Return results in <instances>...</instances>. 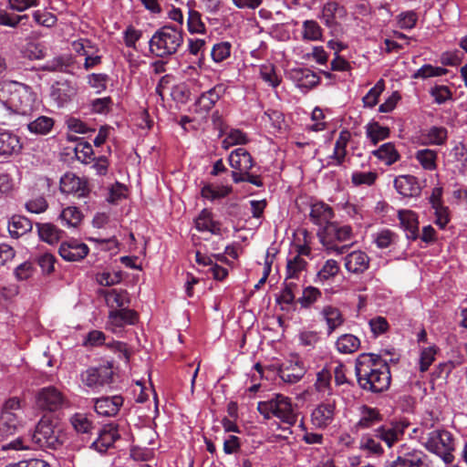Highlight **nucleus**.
I'll return each mask as SVG.
<instances>
[{
	"mask_svg": "<svg viewBox=\"0 0 467 467\" xmlns=\"http://www.w3.org/2000/svg\"><path fill=\"white\" fill-rule=\"evenodd\" d=\"M355 373L358 384L363 390L381 393L390 385L389 367L379 355L360 354L356 359Z\"/></svg>",
	"mask_w": 467,
	"mask_h": 467,
	"instance_id": "obj_1",
	"label": "nucleus"
},
{
	"mask_svg": "<svg viewBox=\"0 0 467 467\" xmlns=\"http://www.w3.org/2000/svg\"><path fill=\"white\" fill-rule=\"evenodd\" d=\"M64 443L63 433L51 418L42 417L26 439L17 438L3 445L5 450H57Z\"/></svg>",
	"mask_w": 467,
	"mask_h": 467,
	"instance_id": "obj_2",
	"label": "nucleus"
},
{
	"mask_svg": "<svg viewBox=\"0 0 467 467\" xmlns=\"http://www.w3.org/2000/svg\"><path fill=\"white\" fill-rule=\"evenodd\" d=\"M0 102L17 114L26 115L34 109L36 94L28 85L5 80L0 83Z\"/></svg>",
	"mask_w": 467,
	"mask_h": 467,
	"instance_id": "obj_3",
	"label": "nucleus"
},
{
	"mask_svg": "<svg viewBox=\"0 0 467 467\" xmlns=\"http://www.w3.org/2000/svg\"><path fill=\"white\" fill-rule=\"evenodd\" d=\"M182 43V31L175 26L165 25L152 35L149 46L152 54L165 58L175 54Z\"/></svg>",
	"mask_w": 467,
	"mask_h": 467,
	"instance_id": "obj_4",
	"label": "nucleus"
},
{
	"mask_svg": "<svg viewBox=\"0 0 467 467\" xmlns=\"http://www.w3.org/2000/svg\"><path fill=\"white\" fill-rule=\"evenodd\" d=\"M257 410L265 419L276 417L284 423L295 425L297 419V413L291 403V400L279 393L273 394L267 400L257 403Z\"/></svg>",
	"mask_w": 467,
	"mask_h": 467,
	"instance_id": "obj_5",
	"label": "nucleus"
},
{
	"mask_svg": "<svg viewBox=\"0 0 467 467\" xmlns=\"http://www.w3.org/2000/svg\"><path fill=\"white\" fill-rule=\"evenodd\" d=\"M421 442L427 451L441 457L445 463L453 462L455 443L450 431L444 429L431 430L422 435Z\"/></svg>",
	"mask_w": 467,
	"mask_h": 467,
	"instance_id": "obj_6",
	"label": "nucleus"
},
{
	"mask_svg": "<svg viewBox=\"0 0 467 467\" xmlns=\"http://www.w3.org/2000/svg\"><path fill=\"white\" fill-rule=\"evenodd\" d=\"M317 235L327 250L336 251L337 254H344L347 246H337L335 242L349 241L352 237V228L350 225H339L337 223L332 222L330 224L323 227Z\"/></svg>",
	"mask_w": 467,
	"mask_h": 467,
	"instance_id": "obj_7",
	"label": "nucleus"
},
{
	"mask_svg": "<svg viewBox=\"0 0 467 467\" xmlns=\"http://www.w3.org/2000/svg\"><path fill=\"white\" fill-rule=\"evenodd\" d=\"M81 382L94 391H100L109 387L113 380V370L109 363L98 367H90L80 374Z\"/></svg>",
	"mask_w": 467,
	"mask_h": 467,
	"instance_id": "obj_8",
	"label": "nucleus"
},
{
	"mask_svg": "<svg viewBox=\"0 0 467 467\" xmlns=\"http://www.w3.org/2000/svg\"><path fill=\"white\" fill-rule=\"evenodd\" d=\"M409 426L410 422L407 420H391L374 429V435L388 448H392L403 439Z\"/></svg>",
	"mask_w": 467,
	"mask_h": 467,
	"instance_id": "obj_9",
	"label": "nucleus"
},
{
	"mask_svg": "<svg viewBox=\"0 0 467 467\" xmlns=\"http://www.w3.org/2000/svg\"><path fill=\"white\" fill-rule=\"evenodd\" d=\"M235 158V183L247 182L257 187L263 186L261 178L249 172L255 164L250 152L244 148H237Z\"/></svg>",
	"mask_w": 467,
	"mask_h": 467,
	"instance_id": "obj_10",
	"label": "nucleus"
},
{
	"mask_svg": "<svg viewBox=\"0 0 467 467\" xmlns=\"http://www.w3.org/2000/svg\"><path fill=\"white\" fill-rule=\"evenodd\" d=\"M393 461H387L383 467H430L428 456L420 450H406L402 445Z\"/></svg>",
	"mask_w": 467,
	"mask_h": 467,
	"instance_id": "obj_11",
	"label": "nucleus"
},
{
	"mask_svg": "<svg viewBox=\"0 0 467 467\" xmlns=\"http://www.w3.org/2000/svg\"><path fill=\"white\" fill-rule=\"evenodd\" d=\"M65 402V396L54 386L42 388L36 395V405L43 410L57 411Z\"/></svg>",
	"mask_w": 467,
	"mask_h": 467,
	"instance_id": "obj_12",
	"label": "nucleus"
},
{
	"mask_svg": "<svg viewBox=\"0 0 467 467\" xmlns=\"http://www.w3.org/2000/svg\"><path fill=\"white\" fill-rule=\"evenodd\" d=\"M306 368L298 356H292L290 359L279 366L277 375L289 384L298 382L306 374Z\"/></svg>",
	"mask_w": 467,
	"mask_h": 467,
	"instance_id": "obj_13",
	"label": "nucleus"
},
{
	"mask_svg": "<svg viewBox=\"0 0 467 467\" xmlns=\"http://www.w3.org/2000/svg\"><path fill=\"white\" fill-rule=\"evenodd\" d=\"M59 189L63 193L73 194L78 198L85 197L89 192L87 181L73 172H66L60 178Z\"/></svg>",
	"mask_w": 467,
	"mask_h": 467,
	"instance_id": "obj_14",
	"label": "nucleus"
},
{
	"mask_svg": "<svg viewBox=\"0 0 467 467\" xmlns=\"http://www.w3.org/2000/svg\"><path fill=\"white\" fill-rule=\"evenodd\" d=\"M119 438L118 424L110 422L98 431V437L90 443L89 447L99 452H105Z\"/></svg>",
	"mask_w": 467,
	"mask_h": 467,
	"instance_id": "obj_15",
	"label": "nucleus"
},
{
	"mask_svg": "<svg viewBox=\"0 0 467 467\" xmlns=\"http://www.w3.org/2000/svg\"><path fill=\"white\" fill-rule=\"evenodd\" d=\"M20 137L9 130L0 129V157L8 159L21 152Z\"/></svg>",
	"mask_w": 467,
	"mask_h": 467,
	"instance_id": "obj_16",
	"label": "nucleus"
},
{
	"mask_svg": "<svg viewBox=\"0 0 467 467\" xmlns=\"http://www.w3.org/2000/svg\"><path fill=\"white\" fill-rule=\"evenodd\" d=\"M336 411L335 400H327L320 403L311 413V422L317 428L324 430L330 425L334 420Z\"/></svg>",
	"mask_w": 467,
	"mask_h": 467,
	"instance_id": "obj_17",
	"label": "nucleus"
},
{
	"mask_svg": "<svg viewBox=\"0 0 467 467\" xmlns=\"http://www.w3.org/2000/svg\"><path fill=\"white\" fill-rule=\"evenodd\" d=\"M88 246L78 240L63 242L58 250L59 255L67 262L81 261L88 255Z\"/></svg>",
	"mask_w": 467,
	"mask_h": 467,
	"instance_id": "obj_18",
	"label": "nucleus"
},
{
	"mask_svg": "<svg viewBox=\"0 0 467 467\" xmlns=\"http://www.w3.org/2000/svg\"><path fill=\"white\" fill-rule=\"evenodd\" d=\"M108 325L114 328H121L128 325H135L139 320V315L135 310L126 306L121 309H112L109 312Z\"/></svg>",
	"mask_w": 467,
	"mask_h": 467,
	"instance_id": "obj_19",
	"label": "nucleus"
},
{
	"mask_svg": "<svg viewBox=\"0 0 467 467\" xmlns=\"http://www.w3.org/2000/svg\"><path fill=\"white\" fill-rule=\"evenodd\" d=\"M124 399L120 395L101 397L95 400V411L104 417H113L118 414L122 407Z\"/></svg>",
	"mask_w": 467,
	"mask_h": 467,
	"instance_id": "obj_20",
	"label": "nucleus"
},
{
	"mask_svg": "<svg viewBox=\"0 0 467 467\" xmlns=\"http://www.w3.org/2000/svg\"><path fill=\"white\" fill-rule=\"evenodd\" d=\"M396 191L404 197H418L421 193L419 180L413 175H400L394 180Z\"/></svg>",
	"mask_w": 467,
	"mask_h": 467,
	"instance_id": "obj_21",
	"label": "nucleus"
},
{
	"mask_svg": "<svg viewBox=\"0 0 467 467\" xmlns=\"http://www.w3.org/2000/svg\"><path fill=\"white\" fill-rule=\"evenodd\" d=\"M351 140V132L344 129L339 132L334 146L333 153L328 157V166H341L347 156V147Z\"/></svg>",
	"mask_w": 467,
	"mask_h": 467,
	"instance_id": "obj_22",
	"label": "nucleus"
},
{
	"mask_svg": "<svg viewBox=\"0 0 467 467\" xmlns=\"http://www.w3.org/2000/svg\"><path fill=\"white\" fill-rule=\"evenodd\" d=\"M76 95V88L67 80L57 81L51 86L50 97L57 107H63Z\"/></svg>",
	"mask_w": 467,
	"mask_h": 467,
	"instance_id": "obj_23",
	"label": "nucleus"
},
{
	"mask_svg": "<svg viewBox=\"0 0 467 467\" xmlns=\"http://www.w3.org/2000/svg\"><path fill=\"white\" fill-rule=\"evenodd\" d=\"M346 14L343 5L336 1H328L322 8L321 19L327 27L333 28L338 24V19L343 18Z\"/></svg>",
	"mask_w": 467,
	"mask_h": 467,
	"instance_id": "obj_24",
	"label": "nucleus"
},
{
	"mask_svg": "<svg viewBox=\"0 0 467 467\" xmlns=\"http://www.w3.org/2000/svg\"><path fill=\"white\" fill-rule=\"evenodd\" d=\"M309 216L313 223L325 227L332 223L335 213L331 206L323 202H317L311 205Z\"/></svg>",
	"mask_w": 467,
	"mask_h": 467,
	"instance_id": "obj_25",
	"label": "nucleus"
},
{
	"mask_svg": "<svg viewBox=\"0 0 467 467\" xmlns=\"http://www.w3.org/2000/svg\"><path fill=\"white\" fill-rule=\"evenodd\" d=\"M320 316L327 324V334L330 336L345 323V317L339 308L327 305L321 311Z\"/></svg>",
	"mask_w": 467,
	"mask_h": 467,
	"instance_id": "obj_26",
	"label": "nucleus"
},
{
	"mask_svg": "<svg viewBox=\"0 0 467 467\" xmlns=\"http://www.w3.org/2000/svg\"><path fill=\"white\" fill-rule=\"evenodd\" d=\"M368 266L369 257L362 251H354L345 257V267L350 273H364Z\"/></svg>",
	"mask_w": 467,
	"mask_h": 467,
	"instance_id": "obj_27",
	"label": "nucleus"
},
{
	"mask_svg": "<svg viewBox=\"0 0 467 467\" xmlns=\"http://www.w3.org/2000/svg\"><path fill=\"white\" fill-rule=\"evenodd\" d=\"M383 420V415L377 408L363 405L360 408V418L357 423L359 429L373 428Z\"/></svg>",
	"mask_w": 467,
	"mask_h": 467,
	"instance_id": "obj_28",
	"label": "nucleus"
},
{
	"mask_svg": "<svg viewBox=\"0 0 467 467\" xmlns=\"http://www.w3.org/2000/svg\"><path fill=\"white\" fill-rule=\"evenodd\" d=\"M21 421L16 412L2 411L0 416V436L7 438L17 432Z\"/></svg>",
	"mask_w": 467,
	"mask_h": 467,
	"instance_id": "obj_29",
	"label": "nucleus"
},
{
	"mask_svg": "<svg viewBox=\"0 0 467 467\" xmlns=\"http://www.w3.org/2000/svg\"><path fill=\"white\" fill-rule=\"evenodd\" d=\"M400 224L406 232L408 239L415 241L419 238V222L415 213L411 211H400L399 213Z\"/></svg>",
	"mask_w": 467,
	"mask_h": 467,
	"instance_id": "obj_30",
	"label": "nucleus"
},
{
	"mask_svg": "<svg viewBox=\"0 0 467 467\" xmlns=\"http://www.w3.org/2000/svg\"><path fill=\"white\" fill-rule=\"evenodd\" d=\"M91 417L90 414L76 412L70 417L69 422L78 434L89 435L96 428Z\"/></svg>",
	"mask_w": 467,
	"mask_h": 467,
	"instance_id": "obj_31",
	"label": "nucleus"
},
{
	"mask_svg": "<svg viewBox=\"0 0 467 467\" xmlns=\"http://www.w3.org/2000/svg\"><path fill=\"white\" fill-rule=\"evenodd\" d=\"M225 88L223 85H216L206 92H203L198 99L196 104L200 109L208 111L215 102L224 94Z\"/></svg>",
	"mask_w": 467,
	"mask_h": 467,
	"instance_id": "obj_32",
	"label": "nucleus"
},
{
	"mask_svg": "<svg viewBox=\"0 0 467 467\" xmlns=\"http://www.w3.org/2000/svg\"><path fill=\"white\" fill-rule=\"evenodd\" d=\"M39 238L49 244L57 243L63 234V231L51 223H36Z\"/></svg>",
	"mask_w": 467,
	"mask_h": 467,
	"instance_id": "obj_33",
	"label": "nucleus"
},
{
	"mask_svg": "<svg viewBox=\"0 0 467 467\" xmlns=\"http://www.w3.org/2000/svg\"><path fill=\"white\" fill-rule=\"evenodd\" d=\"M423 145H444L448 139V130L444 127L432 126L422 133Z\"/></svg>",
	"mask_w": 467,
	"mask_h": 467,
	"instance_id": "obj_34",
	"label": "nucleus"
},
{
	"mask_svg": "<svg viewBox=\"0 0 467 467\" xmlns=\"http://www.w3.org/2000/svg\"><path fill=\"white\" fill-rule=\"evenodd\" d=\"M32 222L23 215L12 216L8 223V231L12 237L18 238L32 230Z\"/></svg>",
	"mask_w": 467,
	"mask_h": 467,
	"instance_id": "obj_35",
	"label": "nucleus"
},
{
	"mask_svg": "<svg viewBox=\"0 0 467 467\" xmlns=\"http://www.w3.org/2000/svg\"><path fill=\"white\" fill-rule=\"evenodd\" d=\"M372 154L389 166L398 161L400 158L392 142L382 144L379 149L373 150Z\"/></svg>",
	"mask_w": 467,
	"mask_h": 467,
	"instance_id": "obj_36",
	"label": "nucleus"
},
{
	"mask_svg": "<svg viewBox=\"0 0 467 467\" xmlns=\"http://www.w3.org/2000/svg\"><path fill=\"white\" fill-rule=\"evenodd\" d=\"M336 348L341 354H352L360 347V340L352 334H343L336 341Z\"/></svg>",
	"mask_w": 467,
	"mask_h": 467,
	"instance_id": "obj_37",
	"label": "nucleus"
},
{
	"mask_svg": "<svg viewBox=\"0 0 467 467\" xmlns=\"http://www.w3.org/2000/svg\"><path fill=\"white\" fill-rule=\"evenodd\" d=\"M105 300L110 310L121 309L130 305V299L126 290L112 289L106 294Z\"/></svg>",
	"mask_w": 467,
	"mask_h": 467,
	"instance_id": "obj_38",
	"label": "nucleus"
},
{
	"mask_svg": "<svg viewBox=\"0 0 467 467\" xmlns=\"http://www.w3.org/2000/svg\"><path fill=\"white\" fill-rule=\"evenodd\" d=\"M232 192V186L218 185L213 183L205 184L201 191V194L204 199L211 201L224 198Z\"/></svg>",
	"mask_w": 467,
	"mask_h": 467,
	"instance_id": "obj_39",
	"label": "nucleus"
},
{
	"mask_svg": "<svg viewBox=\"0 0 467 467\" xmlns=\"http://www.w3.org/2000/svg\"><path fill=\"white\" fill-rule=\"evenodd\" d=\"M415 159L426 171H435L437 169L438 153L434 150H419L415 153Z\"/></svg>",
	"mask_w": 467,
	"mask_h": 467,
	"instance_id": "obj_40",
	"label": "nucleus"
},
{
	"mask_svg": "<svg viewBox=\"0 0 467 467\" xmlns=\"http://www.w3.org/2000/svg\"><path fill=\"white\" fill-rule=\"evenodd\" d=\"M195 227L198 231L212 234H216L220 230L219 224L213 220L212 213L206 209L202 210L195 220Z\"/></svg>",
	"mask_w": 467,
	"mask_h": 467,
	"instance_id": "obj_41",
	"label": "nucleus"
},
{
	"mask_svg": "<svg viewBox=\"0 0 467 467\" xmlns=\"http://www.w3.org/2000/svg\"><path fill=\"white\" fill-rule=\"evenodd\" d=\"M293 74L299 86L313 88L318 85L320 81V78L308 68L296 69Z\"/></svg>",
	"mask_w": 467,
	"mask_h": 467,
	"instance_id": "obj_42",
	"label": "nucleus"
},
{
	"mask_svg": "<svg viewBox=\"0 0 467 467\" xmlns=\"http://www.w3.org/2000/svg\"><path fill=\"white\" fill-rule=\"evenodd\" d=\"M54 126V119L47 116H40L27 124V129L31 133L46 135Z\"/></svg>",
	"mask_w": 467,
	"mask_h": 467,
	"instance_id": "obj_43",
	"label": "nucleus"
},
{
	"mask_svg": "<svg viewBox=\"0 0 467 467\" xmlns=\"http://www.w3.org/2000/svg\"><path fill=\"white\" fill-rule=\"evenodd\" d=\"M59 217L63 226L77 227L81 223L83 215L77 207L69 206L63 209Z\"/></svg>",
	"mask_w": 467,
	"mask_h": 467,
	"instance_id": "obj_44",
	"label": "nucleus"
},
{
	"mask_svg": "<svg viewBox=\"0 0 467 467\" xmlns=\"http://www.w3.org/2000/svg\"><path fill=\"white\" fill-rule=\"evenodd\" d=\"M366 134L371 142L376 145L379 141L389 138V129L380 126L378 122H372L366 126Z\"/></svg>",
	"mask_w": 467,
	"mask_h": 467,
	"instance_id": "obj_45",
	"label": "nucleus"
},
{
	"mask_svg": "<svg viewBox=\"0 0 467 467\" xmlns=\"http://www.w3.org/2000/svg\"><path fill=\"white\" fill-rule=\"evenodd\" d=\"M332 367L326 366L317 374L316 389L318 392H331Z\"/></svg>",
	"mask_w": 467,
	"mask_h": 467,
	"instance_id": "obj_46",
	"label": "nucleus"
},
{
	"mask_svg": "<svg viewBox=\"0 0 467 467\" xmlns=\"http://www.w3.org/2000/svg\"><path fill=\"white\" fill-rule=\"evenodd\" d=\"M381 441L378 440L374 433L363 435L360 441V448L368 451L370 453L376 455H381L384 453V449L380 443Z\"/></svg>",
	"mask_w": 467,
	"mask_h": 467,
	"instance_id": "obj_47",
	"label": "nucleus"
},
{
	"mask_svg": "<svg viewBox=\"0 0 467 467\" xmlns=\"http://www.w3.org/2000/svg\"><path fill=\"white\" fill-rule=\"evenodd\" d=\"M307 263L299 255L287 260L285 279L298 278L299 274L306 268Z\"/></svg>",
	"mask_w": 467,
	"mask_h": 467,
	"instance_id": "obj_48",
	"label": "nucleus"
},
{
	"mask_svg": "<svg viewBox=\"0 0 467 467\" xmlns=\"http://www.w3.org/2000/svg\"><path fill=\"white\" fill-rule=\"evenodd\" d=\"M303 38L309 41L321 39L322 28L315 20H306L303 23Z\"/></svg>",
	"mask_w": 467,
	"mask_h": 467,
	"instance_id": "obj_49",
	"label": "nucleus"
},
{
	"mask_svg": "<svg viewBox=\"0 0 467 467\" xmlns=\"http://www.w3.org/2000/svg\"><path fill=\"white\" fill-rule=\"evenodd\" d=\"M321 296L322 293L318 288L309 285L303 290V295L297 299V302L303 308H309Z\"/></svg>",
	"mask_w": 467,
	"mask_h": 467,
	"instance_id": "obj_50",
	"label": "nucleus"
},
{
	"mask_svg": "<svg viewBox=\"0 0 467 467\" xmlns=\"http://www.w3.org/2000/svg\"><path fill=\"white\" fill-rule=\"evenodd\" d=\"M385 88V81L380 78L363 98L365 107L373 108L378 104L379 97Z\"/></svg>",
	"mask_w": 467,
	"mask_h": 467,
	"instance_id": "obj_51",
	"label": "nucleus"
},
{
	"mask_svg": "<svg viewBox=\"0 0 467 467\" xmlns=\"http://www.w3.org/2000/svg\"><path fill=\"white\" fill-rule=\"evenodd\" d=\"M77 160L83 163H88L94 160V150L90 143L87 141H78L74 149Z\"/></svg>",
	"mask_w": 467,
	"mask_h": 467,
	"instance_id": "obj_52",
	"label": "nucleus"
},
{
	"mask_svg": "<svg viewBox=\"0 0 467 467\" xmlns=\"http://www.w3.org/2000/svg\"><path fill=\"white\" fill-rule=\"evenodd\" d=\"M187 26L191 34H201L205 32V25L202 21V16L196 10L189 11Z\"/></svg>",
	"mask_w": 467,
	"mask_h": 467,
	"instance_id": "obj_53",
	"label": "nucleus"
},
{
	"mask_svg": "<svg viewBox=\"0 0 467 467\" xmlns=\"http://www.w3.org/2000/svg\"><path fill=\"white\" fill-rule=\"evenodd\" d=\"M260 75L263 80L273 88H276L281 82V78L277 76L275 67L273 64L262 65L260 67Z\"/></svg>",
	"mask_w": 467,
	"mask_h": 467,
	"instance_id": "obj_54",
	"label": "nucleus"
},
{
	"mask_svg": "<svg viewBox=\"0 0 467 467\" xmlns=\"http://www.w3.org/2000/svg\"><path fill=\"white\" fill-rule=\"evenodd\" d=\"M72 49L80 56L87 57L88 54H95L98 52V47L92 43L91 40L87 38H80L73 41Z\"/></svg>",
	"mask_w": 467,
	"mask_h": 467,
	"instance_id": "obj_55",
	"label": "nucleus"
},
{
	"mask_svg": "<svg viewBox=\"0 0 467 467\" xmlns=\"http://www.w3.org/2000/svg\"><path fill=\"white\" fill-rule=\"evenodd\" d=\"M447 69L441 67H433L426 64L419 68L413 75L414 78H428L431 77L443 76L447 73Z\"/></svg>",
	"mask_w": 467,
	"mask_h": 467,
	"instance_id": "obj_56",
	"label": "nucleus"
},
{
	"mask_svg": "<svg viewBox=\"0 0 467 467\" xmlns=\"http://www.w3.org/2000/svg\"><path fill=\"white\" fill-rule=\"evenodd\" d=\"M378 174L375 171H355L352 173L351 182L355 186L368 185L371 186L375 183Z\"/></svg>",
	"mask_w": 467,
	"mask_h": 467,
	"instance_id": "obj_57",
	"label": "nucleus"
},
{
	"mask_svg": "<svg viewBox=\"0 0 467 467\" xmlns=\"http://www.w3.org/2000/svg\"><path fill=\"white\" fill-rule=\"evenodd\" d=\"M339 265L336 260L329 259L326 261L322 268L317 272V278L320 281H327L337 275Z\"/></svg>",
	"mask_w": 467,
	"mask_h": 467,
	"instance_id": "obj_58",
	"label": "nucleus"
},
{
	"mask_svg": "<svg viewBox=\"0 0 467 467\" xmlns=\"http://www.w3.org/2000/svg\"><path fill=\"white\" fill-rule=\"evenodd\" d=\"M36 272L34 264L26 261L14 269V275L17 281H26L31 278Z\"/></svg>",
	"mask_w": 467,
	"mask_h": 467,
	"instance_id": "obj_59",
	"label": "nucleus"
},
{
	"mask_svg": "<svg viewBox=\"0 0 467 467\" xmlns=\"http://www.w3.org/2000/svg\"><path fill=\"white\" fill-rule=\"evenodd\" d=\"M397 21L400 28L412 29L417 24L418 15L413 10L402 12L397 16Z\"/></svg>",
	"mask_w": 467,
	"mask_h": 467,
	"instance_id": "obj_60",
	"label": "nucleus"
},
{
	"mask_svg": "<svg viewBox=\"0 0 467 467\" xmlns=\"http://www.w3.org/2000/svg\"><path fill=\"white\" fill-rule=\"evenodd\" d=\"M297 288V284L294 282H288L285 279V286L280 294V296L276 298L277 303L279 304H286L291 305L295 302V293L294 290Z\"/></svg>",
	"mask_w": 467,
	"mask_h": 467,
	"instance_id": "obj_61",
	"label": "nucleus"
},
{
	"mask_svg": "<svg viewBox=\"0 0 467 467\" xmlns=\"http://www.w3.org/2000/svg\"><path fill=\"white\" fill-rule=\"evenodd\" d=\"M231 44L229 42H222L213 46L211 56L215 62H222L231 54Z\"/></svg>",
	"mask_w": 467,
	"mask_h": 467,
	"instance_id": "obj_62",
	"label": "nucleus"
},
{
	"mask_svg": "<svg viewBox=\"0 0 467 467\" xmlns=\"http://www.w3.org/2000/svg\"><path fill=\"white\" fill-rule=\"evenodd\" d=\"M432 209H434L435 224L438 225L441 229H445L451 220L449 207L441 205L432 207Z\"/></svg>",
	"mask_w": 467,
	"mask_h": 467,
	"instance_id": "obj_63",
	"label": "nucleus"
},
{
	"mask_svg": "<svg viewBox=\"0 0 467 467\" xmlns=\"http://www.w3.org/2000/svg\"><path fill=\"white\" fill-rule=\"evenodd\" d=\"M25 207L27 212L32 213H42L47 211L48 203L45 197L38 196L26 202Z\"/></svg>",
	"mask_w": 467,
	"mask_h": 467,
	"instance_id": "obj_64",
	"label": "nucleus"
}]
</instances>
